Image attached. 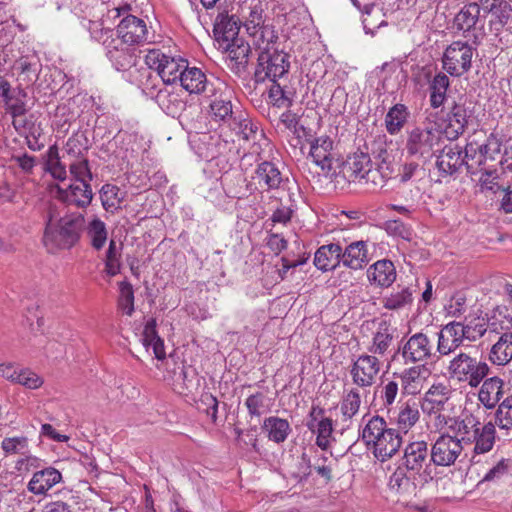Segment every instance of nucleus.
<instances>
[{"label":"nucleus","mask_w":512,"mask_h":512,"mask_svg":"<svg viewBox=\"0 0 512 512\" xmlns=\"http://www.w3.org/2000/svg\"><path fill=\"white\" fill-rule=\"evenodd\" d=\"M476 419L472 415H466L464 418H446L438 416L434 422V427L441 431L447 428L450 432H441L431 444V455L434 464L439 467H451L455 465L462 455L467 441L471 440L470 429L475 426Z\"/></svg>","instance_id":"1"},{"label":"nucleus","mask_w":512,"mask_h":512,"mask_svg":"<svg viewBox=\"0 0 512 512\" xmlns=\"http://www.w3.org/2000/svg\"><path fill=\"white\" fill-rule=\"evenodd\" d=\"M84 225L85 219L80 213L66 214L57 219L53 210L50 209L43 243L51 251L69 249L78 242Z\"/></svg>","instance_id":"2"},{"label":"nucleus","mask_w":512,"mask_h":512,"mask_svg":"<svg viewBox=\"0 0 512 512\" xmlns=\"http://www.w3.org/2000/svg\"><path fill=\"white\" fill-rule=\"evenodd\" d=\"M446 369L450 379L467 383L470 387H477L489 372L484 361L463 351L451 358Z\"/></svg>","instance_id":"3"},{"label":"nucleus","mask_w":512,"mask_h":512,"mask_svg":"<svg viewBox=\"0 0 512 512\" xmlns=\"http://www.w3.org/2000/svg\"><path fill=\"white\" fill-rule=\"evenodd\" d=\"M403 466L419 482L432 481L435 468L428 443L424 440L409 442L404 448Z\"/></svg>","instance_id":"4"},{"label":"nucleus","mask_w":512,"mask_h":512,"mask_svg":"<svg viewBox=\"0 0 512 512\" xmlns=\"http://www.w3.org/2000/svg\"><path fill=\"white\" fill-rule=\"evenodd\" d=\"M441 139V132L436 126L416 127L408 132L405 149L410 156L426 161L438 151Z\"/></svg>","instance_id":"5"},{"label":"nucleus","mask_w":512,"mask_h":512,"mask_svg":"<svg viewBox=\"0 0 512 512\" xmlns=\"http://www.w3.org/2000/svg\"><path fill=\"white\" fill-rule=\"evenodd\" d=\"M208 101V113L212 120L216 122H225L233 115L232 97L233 90L225 82L216 79L209 86L206 92Z\"/></svg>","instance_id":"6"},{"label":"nucleus","mask_w":512,"mask_h":512,"mask_svg":"<svg viewBox=\"0 0 512 512\" xmlns=\"http://www.w3.org/2000/svg\"><path fill=\"white\" fill-rule=\"evenodd\" d=\"M474 52L475 48L466 41L452 42L443 53V69L451 76H462L470 70Z\"/></svg>","instance_id":"7"},{"label":"nucleus","mask_w":512,"mask_h":512,"mask_svg":"<svg viewBox=\"0 0 512 512\" xmlns=\"http://www.w3.org/2000/svg\"><path fill=\"white\" fill-rule=\"evenodd\" d=\"M289 56L283 51L273 49L258 54L255 78L257 82L277 81L289 71Z\"/></svg>","instance_id":"8"},{"label":"nucleus","mask_w":512,"mask_h":512,"mask_svg":"<svg viewBox=\"0 0 512 512\" xmlns=\"http://www.w3.org/2000/svg\"><path fill=\"white\" fill-rule=\"evenodd\" d=\"M343 174L349 181H362L379 184L384 178L380 169L373 168L370 155L358 151L347 157L343 164Z\"/></svg>","instance_id":"9"},{"label":"nucleus","mask_w":512,"mask_h":512,"mask_svg":"<svg viewBox=\"0 0 512 512\" xmlns=\"http://www.w3.org/2000/svg\"><path fill=\"white\" fill-rule=\"evenodd\" d=\"M452 394L451 386L442 382L434 383L426 391L422 408L430 416L434 415L433 423L440 415L446 418H456L447 413L453 408V403L451 402Z\"/></svg>","instance_id":"10"},{"label":"nucleus","mask_w":512,"mask_h":512,"mask_svg":"<svg viewBox=\"0 0 512 512\" xmlns=\"http://www.w3.org/2000/svg\"><path fill=\"white\" fill-rule=\"evenodd\" d=\"M383 362L379 357L367 353L360 354L352 359L350 376L353 384L358 388H368L376 383L381 372Z\"/></svg>","instance_id":"11"},{"label":"nucleus","mask_w":512,"mask_h":512,"mask_svg":"<svg viewBox=\"0 0 512 512\" xmlns=\"http://www.w3.org/2000/svg\"><path fill=\"white\" fill-rule=\"evenodd\" d=\"M145 62L149 68L157 71L164 83L172 84L179 80L182 71L187 68V61L182 58L168 56L160 50H150Z\"/></svg>","instance_id":"12"},{"label":"nucleus","mask_w":512,"mask_h":512,"mask_svg":"<svg viewBox=\"0 0 512 512\" xmlns=\"http://www.w3.org/2000/svg\"><path fill=\"white\" fill-rule=\"evenodd\" d=\"M434 346L428 335L417 332L407 338H403L398 347L405 364H417L426 362L434 355Z\"/></svg>","instance_id":"13"},{"label":"nucleus","mask_w":512,"mask_h":512,"mask_svg":"<svg viewBox=\"0 0 512 512\" xmlns=\"http://www.w3.org/2000/svg\"><path fill=\"white\" fill-rule=\"evenodd\" d=\"M472 117V110L464 104L455 103L445 117L435 121L434 125L448 140H456L462 135Z\"/></svg>","instance_id":"14"},{"label":"nucleus","mask_w":512,"mask_h":512,"mask_svg":"<svg viewBox=\"0 0 512 512\" xmlns=\"http://www.w3.org/2000/svg\"><path fill=\"white\" fill-rule=\"evenodd\" d=\"M454 27L465 37L478 39L484 35L485 20L477 3L465 5L454 17Z\"/></svg>","instance_id":"15"},{"label":"nucleus","mask_w":512,"mask_h":512,"mask_svg":"<svg viewBox=\"0 0 512 512\" xmlns=\"http://www.w3.org/2000/svg\"><path fill=\"white\" fill-rule=\"evenodd\" d=\"M127 45H139L152 38L144 20L129 15L123 18L117 26V37Z\"/></svg>","instance_id":"16"},{"label":"nucleus","mask_w":512,"mask_h":512,"mask_svg":"<svg viewBox=\"0 0 512 512\" xmlns=\"http://www.w3.org/2000/svg\"><path fill=\"white\" fill-rule=\"evenodd\" d=\"M307 427L312 434L316 435V445L324 451L327 450L334 440L332 419L325 416L323 409L312 407Z\"/></svg>","instance_id":"17"},{"label":"nucleus","mask_w":512,"mask_h":512,"mask_svg":"<svg viewBox=\"0 0 512 512\" xmlns=\"http://www.w3.org/2000/svg\"><path fill=\"white\" fill-rule=\"evenodd\" d=\"M309 158L312 159L324 173H329L333 168V140L327 135H321L309 141Z\"/></svg>","instance_id":"18"},{"label":"nucleus","mask_w":512,"mask_h":512,"mask_svg":"<svg viewBox=\"0 0 512 512\" xmlns=\"http://www.w3.org/2000/svg\"><path fill=\"white\" fill-rule=\"evenodd\" d=\"M56 197L69 205L86 207L92 201L93 192L90 183L73 182L67 187L57 185Z\"/></svg>","instance_id":"19"},{"label":"nucleus","mask_w":512,"mask_h":512,"mask_svg":"<svg viewBox=\"0 0 512 512\" xmlns=\"http://www.w3.org/2000/svg\"><path fill=\"white\" fill-rule=\"evenodd\" d=\"M429 368L424 364L405 368L397 375L400 380L403 394L416 395L423 389L429 375Z\"/></svg>","instance_id":"20"},{"label":"nucleus","mask_w":512,"mask_h":512,"mask_svg":"<svg viewBox=\"0 0 512 512\" xmlns=\"http://www.w3.org/2000/svg\"><path fill=\"white\" fill-rule=\"evenodd\" d=\"M464 339L465 333L460 322H450L438 333L437 352L441 356L454 353L462 345Z\"/></svg>","instance_id":"21"},{"label":"nucleus","mask_w":512,"mask_h":512,"mask_svg":"<svg viewBox=\"0 0 512 512\" xmlns=\"http://www.w3.org/2000/svg\"><path fill=\"white\" fill-rule=\"evenodd\" d=\"M236 129L239 137L250 146L252 154L260 155L264 148L269 146V140L265 137L263 130L252 120H240Z\"/></svg>","instance_id":"22"},{"label":"nucleus","mask_w":512,"mask_h":512,"mask_svg":"<svg viewBox=\"0 0 512 512\" xmlns=\"http://www.w3.org/2000/svg\"><path fill=\"white\" fill-rule=\"evenodd\" d=\"M105 47L106 54L116 70H126L135 64L134 49L121 39L113 38Z\"/></svg>","instance_id":"23"},{"label":"nucleus","mask_w":512,"mask_h":512,"mask_svg":"<svg viewBox=\"0 0 512 512\" xmlns=\"http://www.w3.org/2000/svg\"><path fill=\"white\" fill-rule=\"evenodd\" d=\"M476 425L470 429L469 436L471 440L467 441V444H474L473 453L475 455H481L488 453L492 450L495 444V426L491 422L480 426V423L476 420Z\"/></svg>","instance_id":"24"},{"label":"nucleus","mask_w":512,"mask_h":512,"mask_svg":"<svg viewBox=\"0 0 512 512\" xmlns=\"http://www.w3.org/2000/svg\"><path fill=\"white\" fill-rule=\"evenodd\" d=\"M370 259L366 241H354L347 245L344 250L341 248V262L349 269L360 270L366 266Z\"/></svg>","instance_id":"25"},{"label":"nucleus","mask_w":512,"mask_h":512,"mask_svg":"<svg viewBox=\"0 0 512 512\" xmlns=\"http://www.w3.org/2000/svg\"><path fill=\"white\" fill-rule=\"evenodd\" d=\"M3 100L7 113L13 119L15 128L23 127V117L27 112V93L20 88H10L3 97Z\"/></svg>","instance_id":"26"},{"label":"nucleus","mask_w":512,"mask_h":512,"mask_svg":"<svg viewBox=\"0 0 512 512\" xmlns=\"http://www.w3.org/2000/svg\"><path fill=\"white\" fill-rule=\"evenodd\" d=\"M240 30L239 19L235 15L220 13L214 24V35L218 45H225L233 39L239 38Z\"/></svg>","instance_id":"27"},{"label":"nucleus","mask_w":512,"mask_h":512,"mask_svg":"<svg viewBox=\"0 0 512 512\" xmlns=\"http://www.w3.org/2000/svg\"><path fill=\"white\" fill-rule=\"evenodd\" d=\"M61 480L62 475L57 469L53 467L44 468L33 474L28 482L27 489L34 495H44Z\"/></svg>","instance_id":"28"},{"label":"nucleus","mask_w":512,"mask_h":512,"mask_svg":"<svg viewBox=\"0 0 512 512\" xmlns=\"http://www.w3.org/2000/svg\"><path fill=\"white\" fill-rule=\"evenodd\" d=\"M392 428L387 426L384 418L375 415L363 417L361 426V437L369 449H372L382 439L386 431Z\"/></svg>","instance_id":"29"},{"label":"nucleus","mask_w":512,"mask_h":512,"mask_svg":"<svg viewBox=\"0 0 512 512\" xmlns=\"http://www.w3.org/2000/svg\"><path fill=\"white\" fill-rule=\"evenodd\" d=\"M10 52L12 53V57L15 58L12 69L19 75H22L24 77L23 80L32 82L36 77L37 72V56L35 53L25 46L22 49L19 48L17 50V55L14 54V50L12 48L10 49Z\"/></svg>","instance_id":"30"},{"label":"nucleus","mask_w":512,"mask_h":512,"mask_svg":"<svg viewBox=\"0 0 512 512\" xmlns=\"http://www.w3.org/2000/svg\"><path fill=\"white\" fill-rule=\"evenodd\" d=\"M180 84L190 94L206 93L209 90L210 84L213 81H209L205 73L197 67L185 68L179 78Z\"/></svg>","instance_id":"31"},{"label":"nucleus","mask_w":512,"mask_h":512,"mask_svg":"<svg viewBox=\"0 0 512 512\" xmlns=\"http://www.w3.org/2000/svg\"><path fill=\"white\" fill-rule=\"evenodd\" d=\"M370 284L378 287H389L396 279V270L390 260H378L367 270Z\"/></svg>","instance_id":"32"},{"label":"nucleus","mask_w":512,"mask_h":512,"mask_svg":"<svg viewBox=\"0 0 512 512\" xmlns=\"http://www.w3.org/2000/svg\"><path fill=\"white\" fill-rule=\"evenodd\" d=\"M251 31L247 32L250 37V46L257 51V53L268 52L276 49L275 43L277 35L274 29L269 25L264 26H251Z\"/></svg>","instance_id":"33"},{"label":"nucleus","mask_w":512,"mask_h":512,"mask_svg":"<svg viewBox=\"0 0 512 512\" xmlns=\"http://www.w3.org/2000/svg\"><path fill=\"white\" fill-rule=\"evenodd\" d=\"M402 445V437L395 429L386 431V434L380 441L371 449L373 455L381 462L392 458L400 449Z\"/></svg>","instance_id":"34"},{"label":"nucleus","mask_w":512,"mask_h":512,"mask_svg":"<svg viewBox=\"0 0 512 512\" xmlns=\"http://www.w3.org/2000/svg\"><path fill=\"white\" fill-rule=\"evenodd\" d=\"M341 262V246L336 243L323 245L317 249L314 264L321 271H331Z\"/></svg>","instance_id":"35"},{"label":"nucleus","mask_w":512,"mask_h":512,"mask_svg":"<svg viewBox=\"0 0 512 512\" xmlns=\"http://www.w3.org/2000/svg\"><path fill=\"white\" fill-rule=\"evenodd\" d=\"M464 164L461 150L458 145L443 147L437 156V168L443 175H452Z\"/></svg>","instance_id":"36"},{"label":"nucleus","mask_w":512,"mask_h":512,"mask_svg":"<svg viewBox=\"0 0 512 512\" xmlns=\"http://www.w3.org/2000/svg\"><path fill=\"white\" fill-rule=\"evenodd\" d=\"M100 200L108 213H115L123 206L127 192L114 184H104L100 189Z\"/></svg>","instance_id":"37"},{"label":"nucleus","mask_w":512,"mask_h":512,"mask_svg":"<svg viewBox=\"0 0 512 512\" xmlns=\"http://www.w3.org/2000/svg\"><path fill=\"white\" fill-rule=\"evenodd\" d=\"M255 179L262 189L271 190L280 186L282 175L274 163L264 161L258 165Z\"/></svg>","instance_id":"38"},{"label":"nucleus","mask_w":512,"mask_h":512,"mask_svg":"<svg viewBox=\"0 0 512 512\" xmlns=\"http://www.w3.org/2000/svg\"><path fill=\"white\" fill-rule=\"evenodd\" d=\"M420 413L418 405L414 400L403 402L394 417L399 430L407 433L419 420Z\"/></svg>","instance_id":"39"},{"label":"nucleus","mask_w":512,"mask_h":512,"mask_svg":"<svg viewBox=\"0 0 512 512\" xmlns=\"http://www.w3.org/2000/svg\"><path fill=\"white\" fill-rule=\"evenodd\" d=\"M262 429L267 433L269 440L277 444L283 443L291 433L290 423L286 419L277 416L266 418Z\"/></svg>","instance_id":"40"},{"label":"nucleus","mask_w":512,"mask_h":512,"mask_svg":"<svg viewBox=\"0 0 512 512\" xmlns=\"http://www.w3.org/2000/svg\"><path fill=\"white\" fill-rule=\"evenodd\" d=\"M361 406V395L357 388L344 390L340 401V414L343 422H349L358 414Z\"/></svg>","instance_id":"41"},{"label":"nucleus","mask_w":512,"mask_h":512,"mask_svg":"<svg viewBox=\"0 0 512 512\" xmlns=\"http://www.w3.org/2000/svg\"><path fill=\"white\" fill-rule=\"evenodd\" d=\"M502 381L497 378L485 380L480 388L478 398L486 408H493L502 396Z\"/></svg>","instance_id":"42"},{"label":"nucleus","mask_w":512,"mask_h":512,"mask_svg":"<svg viewBox=\"0 0 512 512\" xmlns=\"http://www.w3.org/2000/svg\"><path fill=\"white\" fill-rule=\"evenodd\" d=\"M489 359L493 364L505 365L512 360V333H504L492 346Z\"/></svg>","instance_id":"43"},{"label":"nucleus","mask_w":512,"mask_h":512,"mask_svg":"<svg viewBox=\"0 0 512 512\" xmlns=\"http://www.w3.org/2000/svg\"><path fill=\"white\" fill-rule=\"evenodd\" d=\"M86 234L92 247L96 250L102 249L108 239L106 224L97 216H93L87 221Z\"/></svg>","instance_id":"44"},{"label":"nucleus","mask_w":512,"mask_h":512,"mask_svg":"<svg viewBox=\"0 0 512 512\" xmlns=\"http://www.w3.org/2000/svg\"><path fill=\"white\" fill-rule=\"evenodd\" d=\"M487 10L489 23L495 31H499L510 17V5L504 0H493L490 6H484Z\"/></svg>","instance_id":"45"},{"label":"nucleus","mask_w":512,"mask_h":512,"mask_svg":"<svg viewBox=\"0 0 512 512\" xmlns=\"http://www.w3.org/2000/svg\"><path fill=\"white\" fill-rule=\"evenodd\" d=\"M449 86L450 80L446 74L438 73L433 77L429 84L431 107L437 109L445 103Z\"/></svg>","instance_id":"46"},{"label":"nucleus","mask_w":512,"mask_h":512,"mask_svg":"<svg viewBox=\"0 0 512 512\" xmlns=\"http://www.w3.org/2000/svg\"><path fill=\"white\" fill-rule=\"evenodd\" d=\"M8 472L0 473V512H19L20 501L15 492L9 488Z\"/></svg>","instance_id":"47"},{"label":"nucleus","mask_w":512,"mask_h":512,"mask_svg":"<svg viewBox=\"0 0 512 512\" xmlns=\"http://www.w3.org/2000/svg\"><path fill=\"white\" fill-rule=\"evenodd\" d=\"M156 101L166 114L173 117L179 115L185 108V103L180 95L167 89L160 90L157 93Z\"/></svg>","instance_id":"48"},{"label":"nucleus","mask_w":512,"mask_h":512,"mask_svg":"<svg viewBox=\"0 0 512 512\" xmlns=\"http://www.w3.org/2000/svg\"><path fill=\"white\" fill-rule=\"evenodd\" d=\"M263 8L259 0H245L240 7L241 17L245 20L244 26L247 32L251 31V26L263 25Z\"/></svg>","instance_id":"49"},{"label":"nucleus","mask_w":512,"mask_h":512,"mask_svg":"<svg viewBox=\"0 0 512 512\" xmlns=\"http://www.w3.org/2000/svg\"><path fill=\"white\" fill-rule=\"evenodd\" d=\"M413 291L410 287H400L394 289L383 299V306L389 310H400L412 304Z\"/></svg>","instance_id":"50"},{"label":"nucleus","mask_w":512,"mask_h":512,"mask_svg":"<svg viewBox=\"0 0 512 512\" xmlns=\"http://www.w3.org/2000/svg\"><path fill=\"white\" fill-rule=\"evenodd\" d=\"M409 116L407 108L403 104L391 107L385 117V126L389 134L395 135L401 131Z\"/></svg>","instance_id":"51"},{"label":"nucleus","mask_w":512,"mask_h":512,"mask_svg":"<svg viewBox=\"0 0 512 512\" xmlns=\"http://www.w3.org/2000/svg\"><path fill=\"white\" fill-rule=\"evenodd\" d=\"M385 15L382 13L381 9L376 8L375 5L366 4L363 10V27L366 34L374 35L376 29L386 26L387 22L384 19Z\"/></svg>","instance_id":"52"},{"label":"nucleus","mask_w":512,"mask_h":512,"mask_svg":"<svg viewBox=\"0 0 512 512\" xmlns=\"http://www.w3.org/2000/svg\"><path fill=\"white\" fill-rule=\"evenodd\" d=\"M44 171L49 173L51 177L54 178L55 180L61 182L66 180V168L60 161L58 148L56 146L49 147L46 153Z\"/></svg>","instance_id":"53"},{"label":"nucleus","mask_w":512,"mask_h":512,"mask_svg":"<svg viewBox=\"0 0 512 512\" xmlns=\"http://www.w3.org/2000/svg\"><path fill=\"white\" fill-rule=\"evenodd\" d=\"M393 340V333L387 325H381L374 333L372 343L369 346L371 355L383 356L389 349Z\"/></svg>","instance_id":"54"},{"label":"nucleus","mask_w":512,"mask_h":512,"mask_svg":"<svg viewBox=\"0 0 512 512\" xmlns=\"http://www.w3.org/2000/svg\"><path fill=\"white\" fill-rule=\"evenodd\" d=\"M219 49H222L227 54V57L235 61L237 64H243L247 62L251 46L246 43L242 38L233 39L229 41L227 47L225 45H218Z\"/></svg>","instance_id":"55"},{"label":"nucleus","mask_w":512,"mask_h":512,"mask_svg":"<svg viewBox=\"0 0 512 512\" xmlns=\"http://www.w3.org/2000/svg\"><path fill=\"white\" fill-rule=\"evenodd\" d=\"M175 376L176 378L173 382L174 390L180 394L190 392L194 387L197 386V383H195L196 372L190 367H179V372L175 373Z\"/></svg>","instance_id":"56"},{"label":"nucleus","mask_w":512,"mask_h":512,"mask_svg":"<svg viewBox=\"0 0 512 512\" xmlns=\"http://www.w3.org/2000/svg\"><path fill=\"white\" fill-rule=\"evenodd\" d=\"M479 151V142L473 140L467 143L465 147L464 164L470 174H476L477 168L484 165Z\"/></svg>","instance_id":"57"},{"label":"nucleus","mask_w":512,"mask_h":512,"mask_svg":"<svg viewBox=\"0 0 512 512\" xmlns=\"http://www.w3.org/2000/svg\"><path fill=\"white\" fill-rule=\"evenodd\" d=\"M460 325L463 327L465 339L469 341H476L487 331V321L484 318H466Z\"/></svg>","instance_id":"58"},{"label":"nucleus","mask_w":512,"mask_h":512,"mask_svg":"<svg viewBox=\"0 0 512 512\" xmlns=\"http://www.w3.org/2000/svg\"><path fill=\"white\" fill-rule=\"evenodd\" d=\"M1 448L6 455H25L29 450V441L25 436L5 437L1 442Z\"/></svg>","instance_id":"59"},{"label":"nucleus","mask_w":512,"mask_h":512,"mask_svg":"<svg viewBox=\"0 0 512 512\" xmlns=\"http://www.w3.org/2000/svg\"><path fill=\"white\" fill-rule=\"evenodd\" d=\"M29 178H21L18 182L13 186L10 183L3 181L0 183V205L5 203H15L17 201V197L20 194L21 189L23 188L25 182H27Z\"/></svg>","instance_id":"60"},{"label":"nucleus","mask_w":512,"mask_h":512,"mask_svg":"<svg viewBox=\"0 0 512 512\" xmlns=\"http://www.w3.org/2000/svg\"><path fill=\"white\" fill-rule=\"evenodd\" d=\"M118 307L123 314L128 316L134 312V292L131 284L126 282L120 284Z\"/></svg>","instance_id":"61"},{"label":"nucleus","mask_w":512,"mask_h":512,"mask_svg":"<svg viewBox=\"0 0 512 512\" xmlns=\"http://www.w3.org/2000/svg\"><path fill=\"white\" fill-rule=\"evenodd\" d=\"M120 268V253L118 251L116 242L111 240L106 252L105 272L108 276L113 277L120 272Z\"/></svg>","instance_id":"62"},{"label":"nucleus","mask_w":512,"mask_h":512,"mask_svg":"<svg viewBox=\"0 0 512 512\" xmlns=\"http://www.w3.org/2000/svg\"><path fill=\"white\" fill-rule=\"evenodd\" d=\"M69 171L73 177V182L90 183L92 174L87 159H77L70 164Z\"/></svg>","instance_id":"63"},{"label":"nucleus","mask_w":512,"mask_h":512,"mask_svg":"<svg viewBox=\"0 0 512 512\" xmlns=\"http://www.w3.org/2000/svg\"><path fill=\"white\" fill-rule=\"evenodd\" d=\"M496 421L501 429L512 428V397L505 399L498 407Z\"/></svg>","instance_id":"64"}]
</instances>
